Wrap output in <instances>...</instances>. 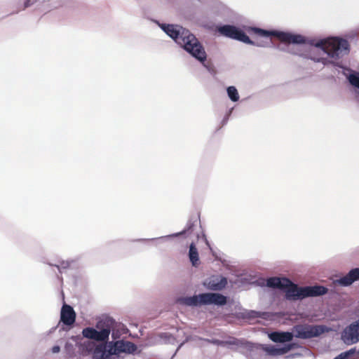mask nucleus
I'll return each mask as SVG.
<instances>
[{
    "label": "nucleus",
    "mask_w": 359,
    "mask_h": 359,
    "mask_svg": "<svg viewBox=\"0 0 359 359\" xmlns=\"http://www.w3.org/2000/svg\"><path fill=\"white\" fill-rule=\"evenodd\" d=\"M162 28L168 36L194 57L201 62L206 60L207 55L204 48L188 29L174 25H163Z\"/></svg>",
    "instance_id": "1"
},
{
    "label": "nucleus",
    "mask_w": 359,
    "mask_h": 359,
    "mask_svg": "<svg viewBox=\"0 0 359 359\" xmlns=\"http://www.w3.org/2000/svg\"><path fill=\"white\" fill-rule=\"evenodd\" d=\"M315 46L320 48L327 56L335 60L349 52V43L347 40L339 37H330L318 41Z\"/></svg>",
    "instance_id": "2"
},
{
    "label": "nucleus",
    "mask_w": 359,
    "mask_h": 359,
    "mask_svg": "<svg viewBox=\"0 0 359 359\" xmlns=\"http://www.w3.org/2000/svg\"><path fill=\"white\" fill-rule=\"evenodd\" d=\"M266 285L269 287L278 288L283 290L285 292V297L288 300H299L302 298V288L298 287L297 285L293 283L290 279L287 278H269L266 280Z\"/></svg>",
    "instance_id": "3"
},
{
    "label": "nucleus",
    "mask_w": 359,
    "mask_h": 359,
    "mask_svg": "<svg viewBox=\"0 0 359 359\" xmlns=\"http://www.w3.org/2000/svg\"><path fill=\"white\" fill-rule=\"evenodd\" d=\"M250 31L260 37L269 39L271 36H275L283 43L302 44L306 42L305 38L300 34H292L278 31H268L257 27H251Z\"/></svg>",
    "instance_id": "4"
},
{
    "label": "nucleus",
    "mask_w": 359,
    "mask_h": 359,
    "mask_svg": "<svg viewBox=\"0 0 359 359\" xmlns=\"http://www.w3.org/2000/svg\"><path fill=\"white\" fill-rule=\"evenodd\" d=\"M114 322L112 318H107L97 323L96 327L100 329V331H97L93 327H86L83 330L82 334L86 338L94 339L97 341H104L109 339L111 327Z\"/></svg>",
    "instance_id": "5"
},
{
    "label": "nucleus",
    "mask_w": 359,
    "mask_h": 359,
    "mask_svg": "<svg viewBox=\"0 0 359 359\" xmlns=\"http://www.w3.org/2000/svg\"><path fill=\"white\" fill-rule=\"evenodd\" d=\"M184 304L188 306H198L201 304H215L223 306L226 304V297L219 293H203L186 297L182 299Z\"/></svg>",
    "instance_id": "6"
},
{
    "label": "nucleus",
    "mask_w": 359,
    "mask_h": 359,
    "mask_svg": "<svg viewBox=\"0 0 359 359\" xmlns=\"http://www.w3.org/2000/svg\"><path fill=\"white\" fill-rule=\"evenodd\" d=\"M327 331L328 329L325 325L300 324L293 327V333L295 337L303 339L318 337Z\"/></svg>",
    "instance_id": "7"
},
{
    "label": "nucleus",
    "mask_w": 359,
    "mask_h": 359,
    "mask_svg": "<svg viewBox=\"0 0 359 359\" xmlns=\"http://www.w3.org/2000/svg\"><path fill=\"white\" fill-rule=\"evenodd\" d=\"M219 32L226 37L242 41L247 44L261 46V44L252 41L245 33L233 25H224L218 28Z\"/></svg>",
    "instance_id": "8"
},
{
    "label": "nucleus",
    "mask_w": 359,
    "mask_h": 359,
    "mask_svg": "<svg viewBox=\"0 0 359 359\" xmlns=\"http://www.w3.org/2000/svg\"><path fill=\"white\" fill-rule=\"evenodd\" d=\"M341 339L348 345L359 341V320L351 323L344 330Z\"/></svg>",
    "instance_id": "9"
},
{
    "label": "nucleus",
    "mask_w": 359,
    "mask_h": 359,
    "mask_svg": "<svg viewBox=\"0 0 359 359\" xmlns=\"http://www.w3.org/2000/svg\"><path fill=\"white\" fill-rule=\"evenodd\" d=\"M110 349L116 355L120 353H133L137 350V346L128 341L119 340L115 341Z\"/></svg>",
    "instance_id": "10"
},
{
    "label": "nucleus",
    "mask_w": 359,
    "mask_h": 359,
    "mask_svg": "<svg viewBox=\"0 0 359 359\" xmlns=\"http://www.w3.org/2000/svg\"><path fill=\"white\" fill-rule=\"evenodd\" d=\"M327 291V288L324 286L314 285L302 287V291L300 292H302V298L303 299L306 297L323 295L326 294Z\"/></svg>",
    "instance_id": "11"
},
{
    "label": "nucleus",
    "mask_w": 359,
    "mask_h": 359,
    "mask_svg": "<svg viewBox=\"0 0 359 359\" xmlns=\"http://www.w3.org/2000/svg\"><path fill=\"white\" fill-rule=\"evenodd\" d=\"M76 313L73 308L67 304H64L61 309L60 320L65 325H72L75 323Z\"/></svg>",
    "instance_id": "12"
},
{
    "label": "nucleus",
    "mask_w": 359,
    "mask_h": 359,
    "mask_svg": "<svg viewBox=\"0 0 359 359\" xmlns=\"http://www.w3.org/2000/svg\"><path fill=\"white\" fill-rule=\"evenodd\" d=\"M359 280V268L351 269L346 276L338 280V283L343 286H348L353 282Z\"/></svg>",
    "instance_id": "13"
},
{
    "label": "nucleus",
    "mask_w": 359,
    "mask_h": 359,
    "mask_svg": "<svg viewBox=\"0 0 359 359\" xmlns=\"http://www.w3.org/2000/svg\"><path fill=\"white\" fill-rule=\"evenodd\" d=\"M271 340L274 342H287L293 338V334L289 332H273L269 334Z\"/></svg>",
    "instance_id": "14"
},
{
    "label": "nucleus",
    "mask_w": 359,
    "mask_h": 359,
    "mask_svg": "<svg viewBox=\"0 0 359 359\" xmlns=\"http://www.w3.org/2000/svg\"><path fill=\"white\" fill-rule=\"evenodd\" d=\"M93 355L95 359H111V356L116 354L110 348L107 350L105 346L99 345L95 348Z\"/></svg>",
    "instance_id": "15"
},
{
    "label": "nucleus",
    "mask_w": 359,
    "mask_h": 359,
    "mask_svg": "<svg viewBox=\"0 0 359 359\" xmlns=\"http://www.w3.org/2000/svg\"><path fill=\"white\" fill-rule=\"evenodd\" d=\"M227 280L226 278L222 277L219 280L218 278L210 279L207 285L210 290H221L226 287Z\"/></svg>",
    "instance_id": "16"
},
{
    "label": "nucleus",
    "mask_w": 359,
    "mask_h": 359,
    "mask_svg": "<svg viewBox=\"0 0 359 359\" xmlns=\"http://www.w3.org/2000/svg\"><path fill=\"white\" fill-rule=\"evenodd\" d=\"M292 348V345H287L283 348H276L274 346H267L264 351L271 355H280L287 353Z\"/></svg>",
    "instance_id": "17"
},
{
    "label": "nucleus",
    "mask_w": 359,
    "mask_h": 359,
    "mask_svg": "<svg viewBox=\"0 0 359 359\" xmlns=\"http://www.w3.org/2000/svg\"><path fill=\"white\" fill-rule=\"evenodd\" d=\"M189 257L193 266H197L199 264V257L198 250L194 243L189 246Z\"/></svg>",
    "instance_id": "18"
},
{
    "label": "nucleus",
    "mask_w": 359,
    "mask_h": 359,
    "mask_svg": "<svg viewBox=\"0 0 359 359\" xmlns=\"http://www.w3.org/2000/svg\"><path fill=\"white\" fill-rule=\"evenodd\" d=\"M196 219L195 221H193L192 219H189L187 222L185 229L182 232L177 233L176 236L182 235V234H187V235L191 234L193 232V230H194V227L196 225Z\"/></svg>",
    "instance_id": "19"
},
{
    "label": "nucleus",
    "mask_w": 359,
    "mask_h": 359,
    "mask_svg": "<svg viewBox=\"0 0 359 359\" xmlns=\"http://www.w3.org/2000/svg\"><path fill=\"white\" fill-rule=\"evenodd\" d=\"M348 80L353 86L359 89V72H353L349 74Z\"/></svg>",
    "instance_id": "20"
},
{
    "label": "nucleus",
    "mask_w": 359,
    "mask_h": 359,
    "mask_svg": "<svg viewBox=\"0 0 359 359\" xmlns=\"http://www.w3.org/2000/svg\"><path fill=\"white\" fill-rule=\"evenodd\" d=\"M227 93L229 98L233 102H236L239 99V95L237 89L234 86H229L227 88Z\"/></svg>",
    "instance_id": "21"
},
{
    "label": "nucleus",
    "mask_w": 359,
    "mask_h": 359,
    "mask_svg": "<svg viewBox=\"0 0 359 359\" xmlns=\"http://www.w3.org/2000/svg\"><path fill=\"white\" fill-rule=\"evenodd\" d=\"M355 353V349L351 348L347 351L340 353L339 355L335 357L334 359H346L351 355L354 354Z\"/></svg>",
    "instance_id": "22"
},
{
    "label": "nucleus",
    "mask_w": 359,
    "mask_h": 359,
    "mask_svg": "<svg viewBox=\"0 0 359 359\" xmlns=\"http://www.w3.org/2000/svg\"><path fill=\"white\" fill-rule=\"evenodd\" d=\"M311 59L317 62H322L323 65L333 64L334 62L329 60L327 57H313Z\"/></svg>",
    "instance_id": "23"
},
{
    "label": "nucleus",
    "mask_w": 359,
    "mask_h": 359,
    "mask_svg": "<svg viewBox=\"0 0 359 359\" xmlns=\"http://www.w3.org/2000/svg\"><path fill=\"white\" fill-rule=\"evenodd\" d=\"M60 346H55L52 348V351L54 353H58L60 351Z\"/></svg>",
    "instance_id": "24"
},
{
    "label": "nucleus",
    "mask_w": 359,
    "mask_h": 359,
    "mask_svg": "<svg viewBox=\"0 0 359 359\" xmlns=\"http://www.w3.org/2000/svg\"><path fill=\"white\" fill-rule=\"evenodd\" d=\"M27 6H29V1H27L25 3V7H24V8H27Z\"/></svg>",
    "instance_id": "25"
},
{
    "label": "nucleus",
    "mask_w": 359,
    "mask_h": 359,
    "mask_svg": "<svg viewBox=\"0 0 359 359\" xmlns=\"http://www.w3.org/2000/svg\"><path fill=\"white\" fill-rule=\"evenodd\" d=\"M214 344H218V341L217 340H215L212 341Z\"/></svg>",
    "instance_id": "26"
},
{
    "label": "nucleus",
    "mask_w": 359,
    "mask_h": 359,
    "mask_svg": "<svg viewBox=\"0 0 359 359\" xmlns=\"http://www.w3.org/2000/svg\"><path fill=\"white\" fill-rule=\"evenodd\" d=\"M251 313H252V314H255V313H256V312H255V311H251Z\"/></svg>",
    "instance_id": "27"
}]
</instances>
